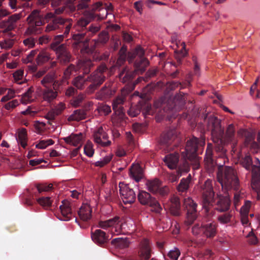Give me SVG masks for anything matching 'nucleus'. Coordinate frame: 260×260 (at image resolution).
<instances>
[{
  "instance_id": "nucleus-1",
  "label": "nucleus",
  "mask_w": 260,
  "mask_h": 260,
  "mask_svg": "<svg viewBox=\"0 0 260 260\" xmlns=\"http://www.w3.org/2000/svg\"><path fill=\"white\" fill-rule=\"evenodd\" d=\"M217 177L222 187V190L224 192L223 195L220 193L217 194L218 201L217 209L222 212L227 210L230 205V200L226 192L232 188L235 190L237 189L239 181L235 171L230 167H225L220 169L217 173Z\"/></svg>"
},
{
  "instance_id": "nucleus-2",
  "label": "nucleus",
  "mask_w": 260,
  "mask_h": 260,
  "mask_svg": "<svg viewBox=\"0 0 260 260\" xmlns=\"http://www.w3.org/2000/svg\"><path fill=\"white\" fill-rule=\"evenodd\" d=\"M133 221L130 219H120L118 217L105 221H100L99 226L103 229H111V233L114 235L124 234L133 227Z\"/></svg>"
},
{
  "instance_id": "nucleus-3",
  "label": "nucleus",
  "mask_w": 260,
  "mask_h": 260,
  "mask_svg": "<svg viewBox=\"0 0 260 260\" xmlns=\"http://www.w3.org/2000/svg\"><path fill=\"white\" fill-rule=\"evenodd\" d=\"M241 163L247 170H252L251 187L257 193V199H260V161L255 158V165L252 166V159L250 156L246 155Z\"/></svg>"
},
{
  "instance_id": "nucleus-4",
  "label": "nucleus",
  "mask_w": 260,
  "mask_h": 260,
  "mask_svg": "<svg viewBox=\"0 0 260 260\" xmlns=\"http://www.w3.org/2000/svg\"><path fill=\"white\" fill-rule=\"evenodd\" d=\"M214 195L212 182L210 180H207L205 181L203 188V208L205 212H208L210 207L212 206Z\"/></svg>"
},
{
  "instance_id": "nucleus-5",
  "label": "nucleus",
  "mask_w": 260,
  "mask_h": 260,
  "mask_svg": "<svg viewBox=\"0 0 260 260\" xmlns=\"http://www.w3.org/2000/svg\"><path fill=\"white\" fill-rule=\"evenodd\" d=\"M138 199L141 204L149 205L152 210L156 213H159L162 210L157 201L152 198L150 194L146 191L139 190Z\"/></svg>"
},
{
  "instance_id": "nucleus-6",
  "label": "nucleus",
  "mask_w": 260,
  "mask_h": 260,
  "mask_svg": "<svg viewBox=\"0 0 260 260\" xmlns=\"http://www.w3.org/2000/svg\"><path fill=\"white\" fill-rule=\"evenodd\" d=\"M120 193L124 204L134 203L136 199V194L134 190L130 188L127 184L120 182L119 184Z\"/></svg>"
},
{
  "instance_id": "nucleus-7",
  "label": "nucleus",
  "mask_w": 260,
  "mask_h": 260,
  "mask_svg": "<svg viewBox=\"0 0 260 260\" xmlns=\"http://www.w3.org/2000/svg\"><path fill=\"white\" fill-rule=\"evenodd\" d=\"M59 208L60 214L58 215V217L59 220L69 221L74 217V213L71 209V204L68 200H63Z\"/></svg>"
},
{
  "instance_id": "nucleus-8",
  "label": "nucleus",
  "mask_w": 260,
  "mask_h": 260,
  "mask_svg": "<svg viewBox=\"0 0 260 260\" xmlns=\"http://www.w3.org/2000/svg\"><path fill=\"white\" fill-rule=\"evenodd\" d=\"M43 15L38 10H34L27 18V21L29 24L28 30L31 32H35V27L43 24Z\"/></svg>"
},
{
  "instance_id": "nucleus-9",
  "label": "nucleus",
  "mask_w": 260,
  "mask_h": 260,
  "mask_svg": "<svg viewBox=\"0 0 260 260\" xmlns=\"http://www.w3.org/2000/svg\"><path fill=\"white\" fill-rule=\"evenodd\" d=\"M203 237L199 239V242L202 244L205 241L206 238H212L215 236L216 233V225L213 221H208L203 224Z\"/></svg>"
},
{
  "instance_id": "nucleus-10",
  "label": "nucleus",
  "mask_w": 260,
  "mask_h": 260,
  "mask_svg": "<svg viewBox=\"0 0 260 260\" xmlns=\"http://www.w3.org/2000/svg\"><path fill=\"white\" fill-rule=\"evenodd\" d=\"M184 206L187 210V221L191 223L197 217V204L194 203L192 199L187 198L184 199Z\"/></svg>"
},
{
  "instance_id": "nucleus-11",
  "label": "nucleus",
  "mask_w": 260,
  "mask_h": 260,
  "mask_svg": "<svg viewBox=\"0 0 260 260\" xmlns=\"http://www.w3.org/2000/svg\"><path fill=\"white\" fill-rule=\"evenodd\" d=\"M94 142L97 145H110L111 141L108 140V136L103 126L100 127L93 136Z\"/></svg>"
},
{
  "instance_id": "nucleus-12",
  "label": "nucleus",
  "mask_w": 260,
  "mask_h": 260,
  "mask_svg": "<svg viewBox=\"0 0 260 260\" xmlns=\"http://www.w3.org/2000/svg\"><path fill=\"white\" fill-rule=\"evenodd\" d=\"M165 210H169L174 215L177 216L180 214V202L177 197L171 198L168 203H164Z\"/></svg>"
},
{
  "instance_id": "nucleus-13",
  "label": "nucleus",
  "mask_w": 260,
  "mask_h": 260,
  "mask_svg": "<svg viewBox=\"0 0 260 260\" xmlns=\"http://www.w3.org/2000/svg\"><path fill=\"white\" fill-rule=\"evenodd\" d=\"M92 213V208L87 203L83 204L78 211L80 218L84 221H88L91 218Z\"/></svg>"
},
{
  "instance_id": "nucleus-14",
  "label": "nucleus",
  "mask_w": 260,
  "mask_h": 260,
  "mask_svg": "<svg viewBox=\"0 0 260 260\" xmlns=\"http://www.w3.org/2000/svg\"><path fill=\"white\" fill-rule=\"evenodd\" d=\"M151 254V248L150 243L147 240H144L140 244L139 255L142 260H147Z\"/></svg>"
},
{
  "instance_id": "nucleus-15",
  "label": "nucleus",
  "mask_w": 260,
  "mask_h": 260,
  "mask_svg": "<svg viewBox=\"0 0 260 260\" xmlns=\"http://www.w3.org/2000/svg\"><path fill=\"white\" fill-rule=\"evenodd\" d=\"M131 178L136 182H139L143 177V172L142 168L138 164H133L129 170Z\"/></svg>"
},
{
  "instance_id": "nucleus-16",
  "label": "nucleus",
  "mask_w": 260,
  "mask_h": 260,
  "mask_svg": "<svg viewBox=\"0 0 260 260\" xmlns=\"http://www.w3.org/2000/svg\"><path fill=\"white\" fill-rule=\"evenodd\" d=\"M107 68L104 64L99 67L98 69L92 75L91 78L93 82L94 85H99L101 84L105 80V77L102 73L106 70Z\"/></svg>"
},
{
  "instance_id": "nucleus-17",
  "label": "nucleus",
  "mask_w": 260,
  "mask_h": 260,
  "mask_svg": "<svg viewBox=\"0 0 260 260\" xmlns=\"http://www.w3.org/2000/svg\"><path fill=\"white\" fill-rule=\"evenodd\" d=\"M179 158L178 153L170 154L164 157V161L170 169L173 170L177 167Z\"/></svg>"
},
{
  "instance_id": "nucleus-18",
  "label": "nucleus",
  "mask_w": 260,
  "mask_h": 260,
  "mask_svg": "<svg viewBox=\"0 0 260 260\" xmlns=\"http://www.w3.org/2000/svg\"><path fill=\"white\" fill-rule=\"evenodd\" d=\"M251 202L249 201H246L244 205L241 207L240 210L241 220L242 223L247 226L248 225L249 220L248 218L249 210L251 207Z\"/></svg>"
},
{
  "instance_id": "nucleus-19",
  "label": "nucleus",
  "mask_w": 260,
  "mask_h": 260,
  "mask_svg": "<svg viewBox=\"0 0 260 260\" xmlns=\"http://www.w3.org/2000/svg\"><path fill=\"white\" fill-rule=\"evenodd\" d=\"M83 139V136L81 133L79 134H71L70 136L64 138V140L68 145L76 146L80 145H82V142Z\"/></svg>"
},
{
  "instance_id": "nucleus-20",
  "label": "nucleus",
  "mask_w": 260,
  "mask_h": 260,
  "mask_svg": "<svg viewBox=\"0 0 260 260\" xmlns=\"http://www.w3.org/2000/svg\"><path fill=\"white\" fill-rule=\"evenodd\" d=\"M91 238L93 242L98 244H103L107 241L108 237L106 233L101 230H96L91 234Z\"/></svg>"
},
{
  "instance_id": "nucleus-21",
  "label": "nucleus",
  "mask_w": 260,
  "mask_h": 260,
  "mask_svg": "<svg viewBox=\"0 0 260 260\" xmlns=\"http://www.w3.org/2000/svg\"><path fill=\"white\" fill-rule=\"evenodd\" d=\"M57 54L58 59L63 62H66L70 60V54L67 51L64 45H60V47L55 50Z\"/></svg>"
},
{
  "instance_id": "nucleus-22",
  "label": "nucleus",
  "mask_w": 260,
  "mask_h": 260,
  "mask_svg": "<svg viewBox=\"0 0 260 260\" xmlns=\"http://www.w3.org/2000/svg\"><path fill=\"white\" fill-rule=\"evenodd\" d=\"M115 113L112 117V122L114 124L121 125L125 122V114L123 109H117L114 110Z\"/></svg>"
},
{
  "instance_id": "nucleus-23",
  "label": "nucleus",
  "mask_w": 260,
  "mask_h": 260,
  "mask_svg": "<svg viewBox=\"0 0 260 260\" xmlns=\"http://www.w3.org/2000/svg\"><path fill=\"white\" fill-rule=\"evenodd\" d=\"M147 189L153 193H155L159 189L160 183L158 179L148 181L146 184Z\"/></svg>"
},
{
  "instance_id": "nucleus-24",
  "label": "nucleus",
  "mask_w": 260,
  "mask_h": 260,
  "mask_svg": "<svg viewBox=\"0 0 260 260\" xmlns=\"http://www.w3.org/2000/svg\"><path fill=\"white\" fill-rule=\"evenodd\" d=\"M36 99V96L33 93V90L31 87H30L27 92L22 95L21 98V102L23 104H27L32 101Z\"/></svg>"
},
{
  "instance_id": "nucleus-25",
  "label": "nucleus",
  "mask_w": 260,
  "mask_h": 260,
  "mask_svg": "<svg viewBox=\"0 0 260 260\" xmlns=\"http://www.w3.org/2000/svg\"><path fill=\"white\" fill-rule=\"evenodd\" d=\"M191 180V175H189L186 178H182L177 187L179 192H185L189 187V184Z\"/></svg>"
},
{
  "instance_id": "nucleus-26",
  "label": "nucleus",
  "mask_w": 260,
  "mask_h": 260,
  "mask_svg": "<svg viewBox=\"0 0 260 260\" xmlns=\"http://www.w3.org/2000/svg\"><path fill=\"white\" fill-rule=\"evenodd\" d=\"M205 145V141L203 138L200 139L192 137L187 141L186 146H204Z\"/></svg>"
},
{
  "instance_id": "nucleus-27",
  "label": "nucleus",
  "mask_w": 260,
  "mask_h": 260,
  "mask_svg": "<svg viewBox=\"0 0 260 260\" xmlns=\"http://www.w3.org/2000/svg\"><path fill=\"white\" fill-rule=\"evenodd\" d=\"M176 45L177 48L175 49V53L176 54H178V57L179 58L184 57L187 53V51L185 49V45L184 42H179L177 43Z\"/></svg>"
},
{
  "instance_id": "nucleus-28",
  "label": "nucleus",
  "mask_w": 260,
  "mask_h": 260,
  "mask_svg": "<svg viewBox=\"0 0 260 260\" xmlns=\"http://www.w3.org/2000/svg\"><path fill=\"white\" fill-rule=\"evenodd\" d=\"M66 22H68V20H64L61 18H56L53 19V24H48L46 28V31H50L53 30H55L57 28L56 24L59 23L61 24H65Z\"/></svg>"
},
{
  "instance_id": "nucleus-29",
  "label": "nucleus",
  "mask_w": 260,
  "mask_h": 260,
  "mask_svg": "<svg viewBox=\"0 0 260 260\" xmlns=\"http://www.w3.org/2000/svg\"><path fill=\"white\" fill-rule=\"evenodd\" d=\"M16 139L21 146H26L27 145L26 131L25 129H21L18 132V137Z\"/></svg>"
},
{
  "instance_id": "nucleus-30",
  "label": "nucleus",
  "mask_w": 260,
  "mask_h": 260,
  "mask_svg": "<svg viewBox=\"0 0 260 260\" xmlns=\"http://www.w3.org/2000/svg\"><path fill=\"white\" fill-rule=\"evenodd\" d=\"M203 224H200V223L196 224L193 225L192 229V232L193 235L195 236H199L198 239L196 240V242L198 244H200L199 242V239L203 237Z\"/></svg>"
},
{
  "instance_id": "nucleus-31",
  "label": "nucleus",
  "mask_w": 260,
  "mask_h": 260,
  "mask_svg": "<svg viewBox=\"0 0 260 260\" xmlns=\"http://www.w3.org/2000/svg\"><path fill=\"white\" fill-rule=\"evenodd\" d=\"M37 202L41 206L46 209L49 208L52 204V200L48 197L39 198Z\"/></svg>"
},
{
  "instance_id": "nucleus-32",
  "label": "nucleus",
  "mask_w": 260,
  "mask_h": 260,
  "mask_svg": "<svg viewBox=\"0 0 260 260\" xmlns=\"http://www.w3.org/2000/svg\"><path fill=\"white\" fill-rule=\"evenodd\" d=\"M85 113L84 111L77 110L75 111L74 113L69 117V119L71 120L79 121L85 118Z\"/></svg>"
},
{
  "instance_id": "nucleus-33",
  "label": "nucleus",
  "mask_w": 260,
  "mask_h": 260,
  "mask_svg": "<svg viewBox=\"0 0 260 260\" xmlns=\"http://www.w3.org/2000/svg\"><path fill=\"white\" fill-rule=\"evenodd\" d=\"M56 96V92L53 91L52 89H49L46 90L43 93L44 100L47 101H50L53 100Z\"/></svg>"
},
{
  "instance_id": "nucleus-34",
  "label": "nucleus",
  "mask_w": 260,
  "mask_h": 260,
  "mask_svg": "<svg viewBox=\"0 0 260 260\" xmlns=\"http://www.w3.org/2000/svg\"><path fill=\"white\" fill-rule=\"evenodd\" d=\"M0 27L4 28V32L8 31L14 28L15 26L12 24L9 19L7 21H3L0 23Z\"/></svg>"
},
{
  "instance_id": "nucleus-35",
  "label": "nucleus",
  "mask_w": 260,
  "mask_h": 260,
  "mask_svg": "<svg viewBox=\"0 0 260 260\" xmlns=\"http://www.w3.org/2000/svg\"><path fill=\"white\" fill-rule=\"evenodd\" d=\"M14 43L13 39H7L1 42L0 46L2 49H8L11 48Z\"/></svg>"
},
{
  "instance_id": "nucleus-36",
  "label": "nucleus",
  "mask_w": 260,
  "mask_h": 260,
  "mask_svg": "<svg viewBox=\"0 0 260 260\" xmlns=\"http://www.w3.org/2000/svg\"><path fill=\"white\" fill-rule=\"evenodd\" d=\"M54 81V76L52 74H49L46 75L44 79L42 80L41 82L43 86L45 87H48L49 85H51Z\"/></svg>"
},
{
  "instance_id": "nucleus-37",
  "label": "nucleus",
  "mask_w": 260,
  "mask_h": 260,
  "mask_svg": "<svg viewBox=\"0 0 260 260\" xmlns=\"http://www.w3.org/2000/svg\"><path fill=\"white\" fill-rule=\"evenodd\" d=\"M63 35H58L54 38V42L51 44V47L53 50H56L60 47L58 44L62 41Z\"/></svg>"
},
{
  "instance_id": "nucleus-38",
  "label": "nucleus",
  "mask_w": 260,
  "mask_h": 260,
  "mask_svg": "<svg viewBox=\"0 0 260 260\" xmlns=\"http://www.w3.org/2000/svg\"><path fill=\"white\" fill-rule=\"evenodd\" d=\"M37 188L39 192L41 193L42 192H48L50 191L52 188V184H39L37 186Z\"/></svg>"
},
{
  "instance_id": "nucleus-39",
  "label": "nucleus",
  "mask_w": 260,
  "mask_h": 260,
  "mask_svg": "<svg viewBox=\"0 0 260 260\" xmlns=\"http://www.w3.org/2000/svg\"><path fill=\"white\" fill-rule=\"evenodd\" d=\"M98 110L101 114H104L105 115H108L111 112L110 107L105 104L100 105L98 107Z\"/></svg>"
},
{
  "instance_id": "nucleus-40",
  "label": "nucleus",
  "mask_w": 260,
  "mask_h": 260,
  "mask_svg": "<svg viewBox=\"0 0 260 260\" xmlns=\"http://www.w3.org/2000/svg\"><path fill=\"white\" fill-rule=\"evenodd\" d=\"M49 57L47 53L41 52L38 55L37 62L38 64H40L47 61Z\"/></svg>"
},
{
  "instance_id": "nucleus-41",
  "label": "nucleus",
  "mask_w": 260,
  "mask_h": 260,
  "mask_svg": "<svg viewBox=\"0 0 260 260\" xmlns=\"http://www.w3.org/2000/svg\"><path fill=\"white\" fill-rule=\"evenodd\" d=\"M54 141L50 138H44L40 140L36 146H49L54 144Z\"/></svg>"
},
{
  "instance_id": "nucleus-42",
  "label": "nucleus",
  "mask_w": 260,
  "mask_h": 260,
  "mask_svg": "<svg viewBox=\"0 0 260 260\" xmlns=\"http://www.w3.org/2000/svg\"><path fill=\"white\" fill-rule=\"evenodd\" d=\"M124 98L123 96L117 98L113 103V109L114 110L117 109H122L120 105L123 103Z\"/></svg>"
},
{
  "instance_id": "nucleus-43",
  "label": "nucleus",
  "mask_w": 260,
  "mask_h": 260,
  "mask_svg": "<svg viewBox=\"0 0 260 260\" xmlns=\"http://www.w3.org/2000/svg\"><path fill=\"white\" fill-rule=\"evenodd\" d=\"M85 79L81 76L76 78L73 81V84L78 88H82L85 83Z\"/></svg>"
},
{
  "instance_id": "nucleus-44",
  "label": "nucleus",
  "mask_w": 260,
  "mask_h": 260,
  "mask_svg": "<svg viewBox=\"0 0 260 260\" xmlns=\"http://www.w3.org/2000/svg\"><path fill=\"white\" fill-rule=\"evenodd\" d=\"M180 254V252L177 248H174L168 253L169 257L172 260H177Z\"/></svg>"
},
{
  "instance_id": "nucleus-45",
  "label": "nucleus",
  "mask_w": 260,
  "mask_h": 260,
  "mask_svg": "<svg viewBox=\"0 0 260 260\" xmlns=\"http://www.w3.org/2000/svg\"><path fill=\"white\" fill-rule=\"evenodd\" d=\"M238 135L240 137H242L243 136H245L246 137V142L250 141L251 140L253 139V137L252 135L251 134H250L249 132H248L247 131H246L245 129H240L238 132Z\"/></svg>"
},
{
  "instance_id": "nucleus-46",
  "label": "nucleus",
  "mask_w": 260,
  "mask_h": 260,
  "mask_svg": "<svg viewBox=\"0 0 260 260\" xmlns=\"http://www.w3.org/2000/svg\"><path fill=\"white\" fill-rule=\"evenodd\" d=\"M111 159V156H106L103 159H101L100 160L95 162V165L97 167H102L110 162Z\"/></svg>"
},
{
  "instance_id": "nucleus-47",
  "label": "nucleus",
  "mask_w": 260,
  "mask_h": 260,
  "mask_svg": "<svg viewBox=\"0 0 260 260\" xmlns=\"http://www.w3.org/2000/svg\"><path fill=\"white\" fill-rule=\"evenodd\" d=\"M181 170V169H180V170H177L176 174H169L168 176L169 180L172 182L177 181L178 180V179L182 176Z\"/></svg>"
},
{
  "instance_id": "nucleus-48",
  "label": "nucleus",
  "mask_w": 260,
  "mask_h": 260,
  "mask_svg": "<svg viewBox=\"0 0 260 260\" xmlns=\"http://www.w3.org/2000/svg\"><path fill=\"white\" fill-rule=\"evenodd\" d=\"M15 96V92L14 90L9 89L8 91L7 94L4 96L2 99L1 102H6L9 100L14 98Z\"/></svg>"
},
{
  "instance_id": "nucleus-49",
  "label": "nucleus",
  "mask_w": 260,
  "mask_h": 260,
  "mask_svg": "<svg viewBox=\"0 0 260 260\" xmlns=\"http://www.w3.org/2000/svg\"><path fill=\"white\" fill-rule=\"evenodd\" d=\"M19 105V102L17 100H12L5 105V108L8 110L16 107Z\"/></svg>"
},
{
  "instance_id": "nucleus-50",
  "label": "nucleus",
  "mask_w": 260,
  "mask_h": 260,
  "mask_svg": "<svg viewBox=\"0 0 260 260\" xmlns=\"http://www.w3.org/2000/svg\"><path fill=\"white\" fill-rule=\"evenodd\" d=\"M13 77L16 82H17L18 84H21V82L19 81L23 78V71L22 70H18L16 71L13 74Z\"/></svg>"
},
{
  "instance_id": "nucleus-51",
  "label": "nucleus",
  "mask_w": 260,
  "mask_h": 260,
  "mask_svg": "<svg viewBox=\"0 0 260 260\" xmlns=\"http://www.w3.org/2000/svg\"><path fill=\"white\" fill-rule=\"evenodd\" d=\"M125 239L122 237L117 238L112 241V244L115 246H121L125 244Z\"/></svg>"
},
{
  "instance_id": "nucleus-52",
  "label": "nucleus",
  "mask_w": 260,
  "mask_h": 260,
  "mask_svg": "<svg viewBox=\"0 0 260 260\" xmlns=\"http://www.w3.org/2000/svg\"><path fill=\"white\" fill-rule=\"evenodd\" d=\"M231 216L229 214H224L218 217V220L221 223H228L231 220Z\"/></svg>"
},
{
  "instance_id": "nucleus-53",
  "label": "nucleus",
  "mask_w": 260,
  "mask_h": 260,
  "mask_svg": "<svg viewBox=\"0 0 260 260\" xmlns=\"http://www.w3.org/2000/svg\"><path fill=\"white\" fill-rule=\"evenodd\" d=\"M140 109L139 107L135 108L134 107H132L128 111V115L132 117L136 116L140 113Z\"/></svg>"
},
{
  "instance_id": "nucleus-54",
  "label": "nucleus",
  "mask_w": 260,
  "mask_h": 260,
  "mask_svg": "<svg viewBox=\"0 0 260 260\" xmlns=\"http://www.w3.org/2000/svg\"><path fill=\"white\" fill-rule=\"evenodd\" d=\"M23 43L25 46L28 48H32L35 46V42L34 39L30 38L26 39L23 41Z\"/></svg>"
},
{
  "instance_id": "nucleus-55",
  "label": "nucleus",
  "mask_w": 260,
  "mask_h": 260,
  "mask_svg": "<svg viewBox=\"0 0 260 260\" xmlns=\"http://www.w3.org/2000/svg\"><path fill=\"white\" fill-rule=\"evenodd\" d=\"M113 10L112 6L111 4H109V5H106L105 6V8H103L100 9V11L102 12H104L105 13V15H111V12Z\"/></svg>"
},
{
  "instance_id": "nucleus-56",
  "label": "nucleus",
  "mask_w": 260,
  "mask_h": 260,
  "mask_svg": "<svg viewBox=\"0 0 260 260\" xmlns=\"http://www.w3.org/2000/svg\"><path fill=\"white\" fill-rule=\"evenodd\" d=\"M181 169V172L182 175L184 174L187 173L189 171V167L187 163L184 162L182 165L179 167L178 170H180Z\"/></svg>"
},
{
  "instance_id": "nucleus-57",
  "label": "nucleus",
  "mask_w": 260,
  "mask_h": 260,
  "mask_svg": "<svg viewBox=\"0 0 260 260\" xmlns=\"http://www.w3.org/2000/svg\"><path fill=\"white\" fill-rule=\"evenodd\" d=\"M108 34L106 31L102 32L99 36V41L102 43H106L108 40Z\"/></svg>"
},
{
  "instance_id": "nucleus-58",
  "label": "nucleus",
  "mask_w": 260,
  "mask_h": 260,
  "mask_svg": "<svg viewBox=\"0 0 260 260\" xmlns=\"http://www.w3.org/2000/svg\"><path fill=\"white\" fill-rule=\"evenodd\" d=\"M21 18V15L20 14H15L13 15L12 16H10L9 18V20L10 21V22L13 24V25H15V22L19 20Z\"/></svg>"
},
{
  "instance_id": "nucleus-59",
  "label": "nucleus",
  "mask_w": 260,
  "mask_h": 260,
  "mask_svg": "<svg viewBox=\"0 0 260 260\" xmlns=\"http://www.w3.org/2000/svg\"><path fill=\"white\" fill-rule=\"evenodd\" d=\"M115 153L117 156L122 157L126 155V152L123 147H117Z\"/></svg>"
},
{
  "instance_id": "nucleus-60",
  "label": "nucleus",
  "mask_w": 260,
  "mask_h": 260,
  "mask_svg": "<svg viewBox=\"0 0 260 260\" xmlns=\"http://www.w3.org/2000/svg\"><path fill=\"white\" fill-rule=\"evenodd\" d=\"M235 128L233 124H230L226 130V135L228 137L231 138L234 134Z\"/></svg>"
},
{
  "instance_id": "nucleus-61",
  "label": "nucleus",
  "mask_w": 260,
  "mask_h": 260,
  "mask_svg": "<svg viewBox=\"0 0 260 260\" xmlns=\"http://www.w3.org/2000/svg\"><path fill=\"white\" fill-rule=\"evenodd\" d=\"M83 99V95H79L76 99L72 102V105L75 107L78 106Z\"/></svg>"
},
{
  "instance_id": "nucleus-62",
  "label": "nucleus",
  "mask_w": 260,
  "mask_h": 260,
  "mask_svg": "<svg viewBox=\"0 0 260 260\" xmlns=\"http://www.w3.org/2000/svg\"><path fill=\"white\" fill-rule=\"evenodd\" d=\"M37 53V50H32L30 53L27 55V58L25 59L24 61L25 62H31L34 58V57L36 55Z\"/></svg>"
},
{
  "instance_id": "nucleus-63",
  "label": "nucleus",
  "mask_w": 260,
  "mask_h": 260,
  "mask_svg": "<svg viewBox=\"0 0 260 260\" xmlns=\"http://www.w3.org/2000/svg\"><path fill=\"white\" fill-rule=\"evenodd\" d=\"M84 153L88 157L92 156L94 150L92 147H83Z\"/></svg>"
},
{
  "instance_id": "nucleus-64",
  "label": "nucleus",
  "mask_w": 260,
  "mask_h": 260,
  "mask_svg": "<svg viewBox=\"0 0 260 260\" xmlns=\"http://www.w3.org/2000/svg\"><path fill=\"white\" fill-rule=\"evenodd\" d=\"M126 137L127 138V141L129 142V145H136V142L133 140L132 138V135L131 132H128L126 133Z\"/></svg>"
}]
</instances>
